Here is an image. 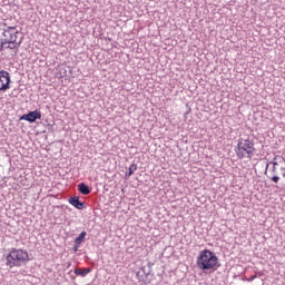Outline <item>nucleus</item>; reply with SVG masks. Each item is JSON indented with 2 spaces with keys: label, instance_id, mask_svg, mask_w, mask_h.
Wrapping results in <instances>:
<instances>
[{
  "label": "nucleus",
  "instance_id": "1",
  "mask_svg": "<svg viewBox=\"0 0 285 285\" xmlns=\"http://www.w3.org/2000/svg\"><path fill=\"white\" fill-rule=\"evenodd\" d=\"M1 50H12L17 55L19 47L21 46V39H19V30L17 27H7L0 33Z\"/></svg>",
  "mask_w": 285,
  "mask_h": 285
},
{
  "label": "nucleus",
  "instance_id": "2",
  "mask_svg": "<svg viewBox=\"0 0 285 285\" xmlns=\"http://www.w3.org/2000/svg\"><path fill=\"white\" fill-rule=\"evenodd\" d=\"M265 175L274 181V184H278L279 177H285V159L284 156H275L272 161L266 164Z\"/></svg>",
  "mask_w": 285,
  "mask_h": 285
},
{
  "label": "nucleus",
  "instance_id": "3",
  "mask_svg": "<svg viewBox=\"0 0 285 285\" xmlns=\"http://www.w3.org/2000/svg\"><path fill=\"white\" fill-rule=\"evenodd\" d=\"M197 267L205 273H215L217 271V264H219V258L217 254L209 249H203L197 256L196 261Z\"/></svg>",
  "mask_w": 285,
  "mask_h": 285
},
{
  "label": "nucleus",
  "instance_id": "4",
  "mask_svg": "<svg viewBox=\"0 0 285 285\" xmlns=\"http://www.w3.org/2000/svg\"><path fill=\"white\" fill-rule=\"evenodd\" d=\"M29 261L30 255L28 254V250L21 248H11L7 256V266H9V268H14V266H23V264Z\"/></svg>",
  "mask_w": 285,
  "mask_h": 285
},
{
  "label": "nucleus",
  "instance_id": "5",
  "mask_svg": "<svg viewBox=\"0 0 285 285\" xmlns=\"http://www.w3.org/2000/svg\"><path fill=\"white\" fill-rule=\"evenodd\" d=\"M235 153L238 159H253L255 155V144L248 138H239Z\"/></svg>",
  "mask_w": 285,
  "mask_h": 285
},
{
  "label": "nucleus",
  "instance_id": "6",
  "mask_svg": "<svg viewBox=\"0 0 285 285\" xmlns=\"http://www.w3.org/2000/svg\"><path fill=\"white\" fill-rule=\"evenodd\" d=\"M10 89V72L0 70V91L6 92Z\"/></svg>",
  "mask_w": 285,
  "mask_h": 285
},
{
  "label": "nucleus",
  "instance_id": "7",
  "mask_svg": "<svg viewBox=\"0 0 285 285\" xmlns=\"http://www.w3.org/2000/svg\"><path fill=\"white\" fill-rule=\"evenodd\" d=\"M20 119H23L24 121H29L30 124H35L37 119H41V111H31L29 114H24Z\"/></svg>",
  "mask_w": 285,
  "mask_h": 285
},
{
  "label": "nucleus",
  "instance_id": "8",
  "mask_svg": "<svg viewBox=\"0 0 285 285\" xmlns=\"http://www.w3.org/2000/svg\"><path fill=\"white\" fill-rule=\"evenodd\" d=\"M69 204H71V206H73L75 208H78V210H82V208H83V203H80L79 197H77V196L71 197L69 199Z\"/></svg>",
  "mask_w": 285,
  "mask_h": 285
},
{
  "label": "nucleus",
  "instance_id": "9",
  "mask_svg": "<svg viewBox=\"0 0 285 285\" xmlns=\"http://www.w3.org/2000/svg\"><path fill=\"white\" fill-rule=\"evenodd\" d=\"M78 190L79 193H81V195H90V187H88V185L80 183L78 185Z\"/></svg>",
  "mask_w": 285,
  "mask_h": 285
},
{
  "label": "nucleus",
  "instance_id": "10",
  "mask_svg": "<svg viewBox=\"0 0 285 285\" xmlns=\"http://www.w3.org/2000/svg\"><path fill=\"white\" fill-rule=\"evenodd\" d=\"M90 273V268H76L75 275H80V277H86Z\"/></svg>",
  "mask_w": 285,
  "mask_h": 285
},
{
  "label": "nucleus",
  "instance_id": "11",
  "mask_svg": "<svg viewBox=\"0 0 285 285\" xmlns=\"http://www.w3.org/2000/svg\"><path fill=\"white\" fill-rule=\"evenodd\" d=\"M135 170H137V165L131 164L129 167V171L126 173V175H125L126 179H128V177H130L135 173Z\"/></svg>",
  "mask_w": 285,
  "mask_h": 285
},
{
  "label": "nucleus",
  "instance_id": "12",
  "mask_svg": "<svg viewBox=\"0 0 285 285\" xmlns=\"http://www.w3.org/2000/svg\"><path fill=\"white\" fill-rule=\"evenodd\" d=\"M86 239V232H81L79 236L76 238V244H81V242Z\"/></svg>",
  "mask_w": 285,
  "mask_h": 285
},
{
  "label": "nucleus",
  "instance_id": "13",
  "mask_svg": "<svg viewBox=\"0 0 285 285\" xmlns=\"http://www.w3.org/2000/svg\"><path fill=\"white\" fill-rule=\"evenodd\" d=\"M136 277L139 282L144 279V275H141V272H137Z\"/></svg>",
  "mask_w": 285,
  "mask_h": 285
},
{
  "label": "nucleus",
  "instance_id": "14",
  "mask_svg": "<svg viewBox=\"0 0 285 285\" xmlns=\"http://www.w3.org/2000/svg\"><path fill=\"white\" fill-rule=\"evenodd\" d=\"M257 276H252L247 279V282H253V279H255Z\"/></svg>",
  "mask_w": 285,
  "mask_h": 285
}]
</instances>
